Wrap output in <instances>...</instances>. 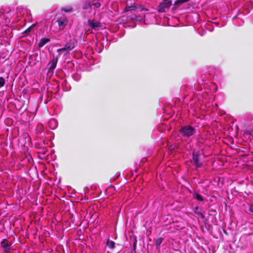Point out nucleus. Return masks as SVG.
<instances>
[{"label":"nucleus","mask_w":253,"mask_h":253,"mask_svg":"<svg viewBox=\"0 0 253 253\" xmlns=\"http://www.w3.org/2000/svg\"><path fill=\"white\" fill-rule=\"evenodd\" d=\"M249 210L250 211H251L252 213H253V205H250L249 207Z\"/></svg>","instance_id":"4be33fe9"},{"label":"nucleus","mask_w":253,"mask_h":253,"mask_svg":"<svg viewBox=\"0 0 253 253\" xmlns=\"http://www.w3.org/2000/svg\"><path fill=\"white\" fill-rule=\"evenodd\" d=\"M202 153L199 150H194L192 153V163L195 166L196 169L201 168L203 166V163L201 159Z\"/></svg>","instance_id":"f03ea898"},{"label":"nucleus","mask_w":253,"mask_h":253,"mask_svg":"<svg viewBox=\"0 0 253 253\" xmlns=\"http://www.w3.org/2000/svg\"><path fill=\"white\" fill-rule=\"evenodd\" d=\"M136 243H137V241H136V240H135L133 244V247L134 250H135V249L136 248Z\"/></svg>","instance_id":"5701e85b"},{"label":"nucleus","mask_w":253,"mask_h":253,"mask_svg":"<svg viewBox=\"0 0 253 253\" xmlns=\"http://www.w3.org/2000/svg\"><path fill=\"white\" fill-rule=\"evenodd\" d=\"M70 38V40L66 43L63 48L57 50V51L59 52V55H60L61 52L64 51H67V53H69V51L72 50L76 46L77 44V40L74 38H71V36Z\"/></svg>","instance_id":"f257e3e1"},{"label":"nucleus","mask_w":253,"mask_h":253,"mask_svg":"<svg viewBox=\"0 0 253 253\" xmlns=\"http://www.w3.org/2000/svg\"><path fill=\"white\" fill-rule=\"evenodd\" d=\"M87 24L92 30H97L102 27V24L99 21L95 19H88Z\"/></svg>","instance_id":"39448f33"},{"label":"nucleus","mask_w":253,"mask_h":253,"mask_svg":"<svg viewBox=\"0 0 253 253\" xmlns=\"http://www.w3.org/2000/svg\"><path fill=\"white\" fill-rule=\"evenodd\" d=\"M106 246L110 249H114L115 247V243L112 240H108Z\"/></svg>","instance_id":"ddd939ff"},{"label":"nucleus","mask_w":253,"mask_h":253,"mask_svg":"<svg viewBox=\"0 0 253 253\" xmlns=\"http://www.w3.org/2000/svg\"><path fill=\"white\" fill-rule=\"evenodd\" d=\"M193 197L194 198L196 199L198 201L203 202L204 199L203 198V197L201 195L198 194V193H195L193 194Z\"/></svg>","instance_id":"f3484780"},{"label":"nucleus","mask_w":253,"mask_h":253,"mask_svg":"<svg viewBox=\"0 0 253 253\" xmlns=\"http://www.w3.org/2000/svg\"><path fill=\"white\" fill-rule=\"evenodd\" d=\"M136 9V7L135 5L134 2H132L130 3V5H126L125 7L124 12H126L128 11H133Z\"/></svg>","instance_id":"9d476101"},{"label":"nucleus","mask_w":253,"mask_h":253,"mask_svg":"<svg viewBox=\"0 0 253 253\" xmlns=\"http://www.w3.org/2000/svg\"><path fill=\"white\" fill-rule=\"evenodd\" d=\"M144 10H145V11H147V10H148V9H146V8H142L140 9V11H144Z\"/></svg>","instance_id":"b1692460"},{"label":"nucleus","mask_w":253,"mask_h":253,"mask_svg":"<svg viewBox=\"0 0 253 253\" xmlns=\"http://www.w3.org/2000/svg\"><path fill=\"white\" fill-rule=\"evenodd\" d=\"M188 0H177L175 1L174 4L173 8H177L178 6H179L183 3L187 2Z\"/></svg>","instance_id":"2eb2a0df"},{"label":"nucleus","mask_w":253,"mask_h":253,"mask_svg":"<svg viewBox=\"0 0 253 253\" xmlns=\"http://www.w3.org/2000/svg\"><path fill=\"white\" fill-rule=\"evenodd\" d=\"M35 24H32L31 26H30L29 28H28L24 32V33L25 34H28L31 31V29L32 28H33L34 27H35Z\"/></svg>","instance_id":"6ab92c4d"},{"label":"nucleus","mask_w":253,"mask_h":253,"mask_svg":"<svg viewBox=\"0 0 253 253\" xmlns=\"http://www.w3.org/2000/svg\"><path fill=\"white\" fill-rule=\"evenodd\" d=\"M58 60V57L53 56L52 60L48 63V65L49 71L53 72L56 67V65Z\"/></svg>","instance_id":"423d86ee"},{"label":"nucleus","mask_w":253,"mask_h":253,"mask_svg":"<svg viewBox=\"0 0 253 253\" xmlns=\"http://www.w3.org/2000/svg\"><path fill=\"white\" fill-rule=\"evenodd\" d=\"M1 247L5 249V250H9L11 249V243L6 239H3L0 243Z\"/></svg>","instance_id":"6e6552de"},{"label":"nucleus","mask_w":253,"mask_h":253,"mask_svg":"<svg viewBox=\"0 0 253 253\" xmlns=\"http://www.w3.org/2000/svg\"><path fill=\"white\" fill-rule=\"evenodd\" d=\"M103 0H92L91 1V5L95 8H99L101 6Z\"/></svg>","instance_id":"9b49d317"},{"label":"nucleus","mask_w":253,"mask_h":253,"mask_svg":"<svg viewBox=\"0 0 253 253\" xmlns=\"http://www.w3.org/2000/svg\"><path fill=\"white\" fill-rule=\"evenodd\" d=\"M194 212L196 214L200 215L202 218H205V216L203 214V213L199 211V208H198V207L195 208V209H194Z\"/></svg>","instance_id":"a211bd4d"},{"label":"nucleus","mask_w":253,"mask_h":253,"mask_svg":"<svg viewBox=\"0 0 253 253\" xmlns=\"http://www.w3.org/2000/svg\"><path fill=\"white\" fill-rule=\"evenodd\" d=\"M163 240L164 239L162 237H159L156 239L155 240V245L157 249L159 248L160 246L162 243Z\"/></svg>","instance_id":"dca6fc26"},{"label":"nucleus","mask_w":253,"mask_h":253,"mask_svg":"<svg viewBox=\"0 0 253 253\" xmlns=\"http://www.w3.org/2000/svg\"><path fill=\"white\" fill-rule=\"evenodd\" d=\"M49 41L50 39L48 38H42L38 43V46L39 47H42Z\"/></svg>","instance_id":"f8f14e48"},{"label":"nucleus","mask_w":253,"mask_h":253,"mask_svg":"<svg viewBox=\"0 0 253 253\" xmlns=\"http://www.w3.org/2000/svg\"><path fill=\"white\" fill-rule=\"evenodd\" d=\"M245 134L253 135V128L246 130L245 132Z\"/></svg>","instance_id":"412c9836"},{"label":"nucleus","mask_w":253,"mask_h":253,"mask_svg":"<svg viewBox=\"0 0 253 253\" xmlns=\"http://www.w3.org/2000/svg\"><path fill=\"white\" fill-rule=\"evenodd\" d=\"M3 14V12L0 11V16H1Z\"/></svg>","instance_id":"a878e982"},{"label":"nucleus","mask_w":253,"mask_h":253,"mask_svg":"<svg viewBox=\"0 0 253 253\" xmlns=\"http://www.w3.org/2000/svg\"><path fill=\"white\" fill-rule=\"evenodd\" d=\"M92 5L91 2L85 1L82 4V8L84 10H88L89 12L92 10Z\"/></svg>","instance_id":"1a4fd4ad"},{"label":"nucleus","mask_w":253,"mask_h":253,"mask_svg":"<svg viewBox=\"0 0 253 253\" xmlns=\"http://www.w3.org/2000/svg\"><path fill=\"white\" fill-rule=\"evenodd\" d=\"M4 84H5L4 79H3V77H0V88L2 87L4 85Z\"/></svg>","instance_id":"aec40b11"},{"label":"nucleus","mask_w":253,"mask_h":253,"mask_svg":"<svg viewBox=\"0 0 253 253\" xmlns=\"http://www.w3.org/2000/svg\"><path fill=\"white\" fill-rule=\"evenodd\" d=\"M210 212H216V210H213V209H212V210H210Z\"/></svg>","instance_id":"393cba45"},{"label":"nucleus","mask_w":253,"mask_h":253,"mask_svg":"<svg viewBox=\"0 0 253 253\" xmlns=\"http://www.w3.org/2000/svg\"><path fill=\"white\" fill-rule=\"evenodd\" d=\"M58 26L63 29L68 24V21L67 18L64 17L59 18L56 21Z\"/></svg>","instance_id":"0eeeda50"},{"label":"nucleus","mask_w":253,"mask_h":253,"mask_svg":"<svg viewBox=\"0 0 253 253\" xmlns=\"http://www.w3.org/2000/svg\"><path fill=\"white\" fill-rule=\"evenodd\" d=\"M60 10L66 13L71 12L73 11V8L71 6H67L66 7H62L61 8Z\"/></svg>","instance_id":"4468645a"},{"label":"nucleus","mask_w":253,"mask_h":253,"mask_svg":"<svg viewBox=\"0 0 253 253\" xmlns=\"http://www.w3.org/2000/svg\"><path fill=\"white\" fill-rule=\"evenodd\" d=\"M183 136L189 137L195 133V129L191 126H183L179 130Z\"/></svg>","instance_id":"7ed1b4c3"},{"label":"nucleus","mask_w":253,"mask_h":253,"mask_svg":"<svg viewBox=\"0 0 253 253\" xmlns=\"http://www.w3.org/2000/svg\"><path fill=\"white\" fill-rule=\"evenodd\" d=\"M171 5V1L165 0L160 3L158 11L159 12H164L166 11V10L169 9Z\"/></svg>","instance_id":"20e7f679"}]
</instances>
